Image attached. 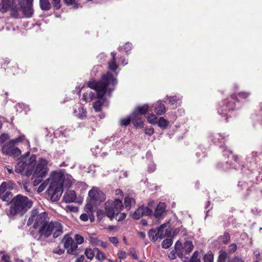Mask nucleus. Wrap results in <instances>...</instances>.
<instances>
[{
    "instance_id": "obj_46",
    "label": "nucleus",
    "mask_w": 262,
    "mask_h": 262,
    "mask_svg": "<svg viewBox=\"0 0 262 262\" xmlns=\"http://www.w3.org/2000/svg\"><path fill=\"white\" fill-rule=\"evenodd\" d=\"M75 242L77 243V245L78 244H82L84 242L83 237L79 234H76L75 235Z\"/></svg>"
},
{
    "instance_id": "obj_35",
    "label": "nucleus",
    "mask_w": 262,
    "mask_h": 262,
    "mask_svg": "<svg viewBox=\"0 0 262 262\" xmlns=\"http://www.w3.org/2000/svg\"><path fill=\"white\" fill-rule=\"evenodd\" d=\"M148 236L151 241L155 242L159 238L158 232L154 229H150L148 232Z\"/></svg>"
},
{
    "instance_id": "obj_20",
    "label": "nucleus",
    "mask_w": 262,
    "mask_h": 262,
    "mask_svg": "<svg viewBox=\"0 0 262 262\" xmlns=\"http://www.w3.org/2000/svg\"><path fill=\"white\" fill-rule=\"evenodd\" d=\"M76 198L75 192L74 190H69L64 193L63 200L66 203H72L75 201Z\"/></svg>"
},
{
    "instance_id": "obj_61",
    "label": "nucleus",
    "mask_w": 262,
    "mask_h": 262,
    "mask_svg": "<svg viewBox=\"0 0 262 262\" xmlns=\"http://www.w3.org/2000/svg\"><path fill=\"white\" fill-rule=\"evenodd\" d=\"M53 252L54 253L58 254V255H61L64 253V250L63 249L58 248L54 250Z\"/></svg>"
},
{
    "instance_id": "obj_49",
    "label": "nucleus",
    "mask_w": 262,
    "mask_h": 262,
    "mask_svg": "<svg viewBox=\"0 0 262 262\" xmlns=\"http://www.w3.org/2000/svg\"><path fill=\"white\" fill-rule=\"evenodd\" d=\"M237 250V245L235 243H233L229 245L228 251L230 253H233Z\"/></svg>"
},
{
    "instance_id": "obj_37",
    "label": "nucleus",
    "mask_w": 262,
    "mask_h": 262,
    "mask_svg": "<svg viewBox=\"0 0 262 262\" xmlns=\"http://www.w3.org/2000/svg\"><path fill=\"white\" fill-rule=\"evenodd\" d=\"M227 253L225 251H220L217 262H226Z\"/></svg>"
},
{
    "instance_id": "obj_53",
    "label": "nucleus",
    "mask_w": 262,
    "mask_h": 262,
    "mask_svg": "<svg viewBox=\"0 0 262 262\" xmlns=\"http://www.w3.org/2000/svg\"><path fill=\"white\" fill-rule=\"evenodd\" d=\"M237 95L241 99H246L250 96V93L245 92H242L238 93Z\"/></svg>"
},
{
    "instance_id": "obj_7",
    "label": "nucleus",
    "mask_w": 262,
    "mask_h": 262,
    "mask_svg": "<svg viewBox=\"0 0 262 262\" xmlns=\"http://www.w3.org/2000/svg\"><path fill=\"white\" fill-rule=\"evenodd\" d=\"M48 161L45 159L41 158L38 161V163L34 167L33 172L27 169L26 175L30 177L31 174L33 177L44 178L47 174L49 168L47 167Z\"/></svg>"
},
{
    "instance_id": "obj_27",
    "label": "nucleus",
    "mask_w": 262,
    "mask_h": 262,
    "mask_svg": "<svg viewBox=\"0 0 262 262\" xmlns=\"http://www.w3.org/2000/svg\"><path fill=\"white\" fill-rule=\"evenodd\" d=\"M157 123L158 126L163 129L167 128L169 125V122L167 120L164 119L163 117H160Z\"/></svg>"
},
{
    "instance_id": "obj_40",
    "label": "nucleus",
    "mask_w": 262,
    "mask_h": 262,
    "mask_svg": "<svg viewBox=\"0 0 262 262\" xmlns=\"http://www.w3.org/2000/svg\"><path fill=\"white\" fill-rule=\"evenodd\" d=\"M150 204L149 203L148 206H146V207L141 206V207L144 211V215H152V210L150 208Z\"/></svg>"
},
{
    "instance_id": "obj_38",
    "label": "nucleus",
    "mask_w": 262,
    "mask_h": 262,
    "mask_svg": "<svg viewBox=\"0 0 262 262\" xmlns=\"http://www.w3.org/2000/svg\"><path fill=\"white\" fill-rule=\"evenodd\" d=\"M51 180V176H50V178H48L38 188L37 191L38 192H41L43 191L45 188L47 187V185L48 184L50 180Z\"/></svg>"
},
{
    "instance_id": "obj_30",
    "label": "nucleus",
    "mask_w": 262,
    "mask_h": 262,
    "mask_svg": "<svg viewBox=\"0 0 262 262\" xmlns=\"http://www.w3.org/2000/svg\"><path fill=\"white\" fill-rule=\"evenodd\" d=\"M94 250L96 251L95 256L98 260L102 261L107 259L104 253L101 251L98 248H95Z\"/></svg>"
},
{
    "instance_id": "obj_24",
    "label": "nucleus",
    "mask_w": 262,
    "mask_h": 262,
    "mask_svg": "<svg viewBox=\"0 0 262 262\" xmlns=\"http://www.w3.org/2000/svg\"><path fill=\"white\" fill-rule=\"evenodd\" d=\"M112 56V60L108 62V68L112 71H115L117 69V66L116 62V53L114 52L111 53Z\"/></svg>"
},
{
    "instance_id": "obj_43",
    "label": "nucleus",
    "mask_w": 262,
    "mask_h": 262,
    "mask_svg": "<svg viewBox=\"0 0 262 262\" xmlns=\"http://www.w3.org/2000/svg\"><path fill=\"white\" fill-rule=\"evenodd\" d=\"M131 122L130 121V117H127L121 119L120 120V125L121 126H127L128 125L129 123Z\"/></svg>"
},
{
    "instance_id": "obj_36",
    "label": "nucleus",
    "mask_w": 262,
    "mask_h": 262,
    "mask_svg": "<svg viewBox=\"0 0 262 262\" xmlns=\"http://www.w3.org/2000/svg\"><path fill=\"white\" fill-rule=\"evenodd\" d=\"M172 242V238L165 239L162 243V247L163 248L167 249L171 246Z\"/></svg>"
},
{
    "instance_id": "obj_58",
    "label": "nucleus",
    "mask_w": 262,
    "mask_h": 262,
    "mask_svg": "<svg viewBox=\"0 0 262 262\" xmlns=\"http://www.w3.org/2000/svg\"><path fill=\"white\" fill-rule=\"evenodd\" d=\"M4 185V182L0 185V194L4 193L8 191L6 186H3Z\"/></svg>"
},
{
    "instance_id": "obj_29",
    "label": "nucleus",
    "mask_w": 262,
    "mask_h": 262,
    "mask_svg": "<svg viewBox=\"0 0 262 262\" xmlns=\"http://www.w3.org/2000/svg\"><path fill=\"white\" fill-rule=\"evenodd\" d=\"M143 215L144 211L143 209L140 207L132 214V217L135 220H139Z\"/></svg>"
},
{
    "instance_id": "obj_28",
    "label": "nucleus",
    "mask_w": 262,
    "mask_h": 262,
    "mask_svg": "<svg viewBox=\"0 0 262 262\" xmlns=\"http://www.w3.org/2000/svg\"><path fill=\"white\" fill-rule=\"evenodd\" d=\"M230 240V235L228 232H225L223 235H221L218 237L219 242L223 244H227Z\"/></svg>"
},
{
    "instance_id": "obj_57",
    "label": "nucleus",
    "mask_w": 262,
    "mask_h": 262,
    "mask_svg": "<svg viewBox=\"0 0 262 262\" xmlns=\"http://www.w3.org/2000/svg\"><path fill=\"white\" fill-rule=\"evenodd\" d=\"M35 179L34 180L33 184L34 186L38 185L42 180L43 178H38V177H33Z\"/></svg>"
},
{
    "instance_id": "obj_9",
    "label": "nucleus",
    "mask_w": 262,
    "mask_h": 262,
    "mask_svg": "<svg viewBox=\"0 0 262 262\" xmlns=\"http://www.w3.org/2000/svg\"><path fill=\"white\" fill-rule=\"evenodd\" d=\"M231 100H225L223 102V105L218 110L219 113L225 117V120L227 122L228 117L227 116V112L228 111L233 110L235 108L234 96L232 95L230 98Z\"/></svg>"
},
{
    "instance_id": "obj_13",
    "label": "nucleus",
    "mask_w": 262,
    "mask_h": 262,
    "mask_svg": "<svg viewBox=\"0 0 262 262\" xmlns=\"http://www.w3.org/2000/svg\"><path fill=\"white\" fill-rule=\"evenodd\" d=\"M52 221L49 223L47 220L46 223L43 224L39 229L40 235L45 238L49 237L52 234Z\"/></svg>"
},
{
    "instance_id": "obj_2",
    "label": "nucleus",
    "mask_w": 262,
    "mask_h": 262,
    "mask_svg": "<svg viewBox=\"0 0 262 262\" xmlns=\"http://www.w3.org/2000/svg\"><path fill=\"white\" fill-rule=\"evenodd\" d=\"M117 79L110 72L101 77L99 81L92 80L88 83V85L96 91L98 98L101 99L107 93L109 96L114 90V86L117 84Z\"/></svg>"
},
{
    "instance_id": "obj_17",
    "label": "nucleus",
    "mask_w": 262,
    "mask_h": 262,
    "mask_svg": "<svg viewBox=\"0 0 262 262\" xmlns=\"http://www.w3.org/2000/svg\"><path fill=\"white\" fill-rule=\"evenodd\" d=\"M166 207V206L165 203H160L157 205L154 213L155 218L159 219L165 215Z\"/></svg>"
},
{
    "instance_id": "obj_54",
    "label": "nucleus",
    "mask_w": 262,
    "mask_h": 262,
    "mask_svg": "<svg viewBox=\"0 0 262 262\" xmlns=\"http://www.w3.org/2000/svg\"><path fill=\"white\" fill-rule=\"evenodd\" d=\"M117 255H118V258H119V259H124L125 258H126V254L125 253V251H119L118 252V253H117Z\"/></svg>"
},
{
    "instance_id": "obj_56",
    "label": "nucleus",
    "mask_w": 262,
    "mask_h": 262,
    "mask_svg": "<svg viewBox=\"0 0 262 262\" xmlns=\"http://www.w3.org/2000/svg\"><path fill=\"white\" fill-rule=\"evenodd\" d=\"M10 62V60L6 58V59H4L3 58L0 57V67L5 66L7 64H8Z\"/></svg>"
},
{
    "instance_id": "obj_52",
    "label": "nucleus",
    "mask_w": 262,
    "mask_h": 262,
    "mask_svg": "<svg viewBox=\"0 0 262 262\" xmlns=\"http://www.w3.org/2000/svg\"><path fill=\"white\" fill-rule=\"evenodd\" d=\"M9 139V136L7 134H3L0 136V142L4 143Z\"/></svg>"
},
{
    "instance_id": "obj_42",
    "label": "nucleus",
    "mask_w": 262,
    "mask_h": 262,
    "mask_svg": "<svg viewBox=\"0 0 262 262\" xmlns=\"http://www.w3.org/2000/svg\"><path fill=\"white\" fill-rule=\"evenodd\" d=\"M103 102L100 100L96 101L93 104V107L96 112H99L101 110V106Z\"/></svg>"
},
{
    "instance_id": "obj_60",
    "label": "nucleus",
    "mask_w": 262,
    "mask_h": 262,
    "mask_svg": "<svg viewBox=\"0 0 262 262\" xmlns=\"http://www.w3.org/2000/svg\"><path fill=\"white\" fill-rule=\"evenodd\" d=\"M82 99L85 102H90L91 101V98L89 96L88 93L83 94Z\"/></svg>"
},
{
    "instance_id": "obj_16",
    "label": "nucleus",
    "mask_w": 262,
    "mask_h": 262,
    "mask_svg": "<svg viewBox=\"0 0 262 262\" xmlns=\"http://www.w3.org/2000/svg\"><path fill=\"white\" fill-rule=\"evenodd\" d=\"M52 230L53 234V237L57 238L60 236L63 232V229L61 224L58 222L52 221Z\"/></svg>"
},
{
    "instance_id": "obj_10",
    "label": "nucleus",
    "mask_w": 262,
    "mask_h": 262,
    "mask_svg": "<svg viewBox=\"0 0 262 262\" xmlns=\"http://www.w3.org/2000/svg\"><path fill=\"white\" fill-rule=\"evenodd\" d=\"M2 151L7 155L17 157L20 155L21 150L15 146L11 141L5 143L2 147Z\"/></svg>"
},
{
    "instance_id": "obj_55",
    "label": "nucleus",
    "mask_w": 262,
    "mask_h": 262,
    "mask_svg": "<svg viewBox=\"0 0 262 262\" xmlns=\"http://www.w3.org/2000/svg\"><path fill=\"white\" fill-rule=\"evenodd\" d=\"M177 256H178L177 255V253L176 252L175 249L172 251H171L169 254H168V257H169V258L170 259H174L177 258Z\"/></svg>"
},
{
    "instance_id": "obj_50",
    "label": "nucleus",
    "mask_w": 262,
    "mask_h": 262,
    "mask_svg": "<svg viewBox=\"0 0 262 262\" xmlns=\"http://www.w3.org/2000/svg\"><path fill=\"white\" fill-rule=\"evenodd\" d=\"M52 3L56 9H59L61 7L60 0H52Z\"/></svg>"
},
{
    "instance_id": "obj_51",
    "label": "nucleus",
    "mask_w": 262,
    "mask_h": 262,
    "mask_svg": "<svg viewBox=\"0 0 262 262\" xmlns=\"http://www.w3.org/2000/svg\"><path fill=\"white\" fill-rule=\"evenodd\" d=\"M24 138H25L24 136H20L15 139L11 140L10 141L12 143H13L14 144H17L18 143H19V142H21L22 141H23Z\"/></svg>"
},
{
    "instance_id": "obj_26",
    "label": "nucleus",
    "mask_w": 262,
    "mask_h": 262,
    "mask_svg": "<svg viewBox=\"0 0 262 262\" xmlns=\"http://www.w3.org/2000/svg\"><path fill=\"white\" fill-rule=\"evenodd\" d=\"M148 108L149 106L147 104H144L143 105L137 107L134 111H137L139 115H144L147 112Z\"/></svg>"
},
{
    "instance_id": "obj_25",
    "label": "nucleus",
    "mask_w": 262,
    "mask_h": 262,
    "mask_svg": "<svg viewBox=\"0 0 262 262\" xmlns=\"http://www.w3.org/2000/svg\"><path fill=\"white\" fill-rule=\"evenodd\" d=\"M135 200L128 196H126L124 199V205L126 208L130 209L132 206L135 205Z\"/></svg>"
},
{
    "instance_id": "obj_64",
    "label": "nucleus",
    "mask_w": 262,
    "mask_h": 262,
    "mask_svg": "<svg viewBox=\"0 0 262 262\" xmlns=\"http://www.w3.org/2000/svg\"><path fill=\"white\" fill-rule=\"evenodd\" d=\"M76 262H86V261L85 257L83 255H81L77 258Z\"/></svg>"
},
{
    "instance_id": "obj_21",
    "label": "nucleus",
    "mask_w": 262,
    "mask_h": 262,
    "mask_svg": "<svg viewBox=\"0 0 262 262\" xmlns=\"http://www.w3.org/2000/svg\"><path fill=\"white\" fill-rule=\"evenodd\" d=\"M155 109L156 114L158 115L164 114L166 112V108L164 103L159 101L155 104Z\"/></svg>"
},
{
    "instance_id": "obj_15",
    "label": "nucleus",
    "mask_w": 262,
    "mask_h": 262,
    "mask_svg": "<svg viewBox=\"0 0 262 262\" xmlns=\"http://www.w3.org/2000/svg\"><path fill=\"white\" fill-rule=\"evenodd\" d=\"M131 122L137 128L143 127V122L137 111H134L130 116Z\"/></svg>"
},
{
    "instance_id": "obj_31",
    "label": "nucleus",
    "mask_w": 262,
    "mask_h": 262,
    "mask_svg": "<svg viewBox=\"0 0 262 262\" xmlns=\"http://www.w3.org/2000/svg\"><path fill=\"white\" fill-rule=\"evenodd\" d=\"M40 6L43 10H49L51 8L50 3L48 0H39Z\"/></svg>"
},
{
    "instance_id": "obj_32",
    "label": "nucleus",
    "mask_w": 262,
    "mask_h": 262,
    "mask_svg": "<svg viewBox=\"0 0 262 262\" xmlns=\"http://www.w3.org/2000/svg\"><path fill=\"white\" fill-rule=\"evenodd\" d=\"M200 253L196 251L188 260H184V262H201L199 257Z\"/></svg>"
},
{
    "instance_id": "obj_63",
    "label": "nucleus",
    "mask_w": 262,
    "mask_h": 262,
    "mask_svg": "<svg viewBox=\"0 0 262 262\" xmlns=\"http://www.w3.org/2000/svg\"><path fill=\"white\" fill-rule=\"evenodd\" d=\"M154 133V130L152 128H146L145 129V133L149 136L152 135Z\"/></svg>"
},
{
    "instance_id": "obj_34",
    "label": "nucleus",
    "mask_w": 262,
    "mask_h": 262,
    "mask_svg": "<svg viewBox=\"0 0 262 262\" xmlns=\"http://www.w3.org/2000/svg\"><path fill=\"white\" fill-rule=\"evenodd\" d=\"M96 251L94 250V248L93 249H86L84 254L88 258L92 260L96 255Z\"/></svg>"
},
{
    "instance_id": "obj_47",
    "label": "nucleus",
    "mask_w": 262,
    "mask_h": 262,
    "mask_svg": "<svg viewBox=\"0 0 262 262\" xmlns=\"http://www.w3.org/2000/svg\"><path fill=\"white\" fill-rule=\"evenodd\" d=\"M167 100H168V103L171 105H173L177 103L178 101V99H177L176 97H167Z\"/></svg>"
},
{
    "instance_id": "obj_3",
    "label": "nucleus",
    "mask_w": 262,
    "mask_h": 262,
    "mask_svg": "<svg viewBox=\"0 0 262 262\" xmlns=\"http://www.w3.org/2000/svg\"><path fill=\"white\" fill-rule=\"evenodd\" d=\"M64 176L60 172L53 171L51 173V181L48 193L51 195V200L53 202L58 201L61 196L63 189V183Z\"/></svg>"
},
{
    "instance_id": "obj_45",
    "label": "nucleus",
    "mask_w": 262,
    "mask_h": 262,
    "mask_svg": "<svg viewBox=\"0 0 262 262\" xmlns=\"http://www.w3.org/2000/svg\"><path fill=\"white\" fill-rule=\"evenodd\" d=\"M126 217V214L124 213L118 212L117 214H116L115 216H114V219H115L116 220L118 221H121L124 220Z\"/></svg>"
},
{
    "instance_id": "obj_12",
    "label": "nucleus",
    "mask_w": 262,
    "mask_h": 262,
    "mask_svg": "<svg viewBox=\"0 0 262 262\" xmlns=\"http://www.w3.org/2000/svg\"><path fill=\"white\" fill-rule=\"evenodd\" d=\"M64 247L67 249V253L69 254H77L78 245L74 240L70 236L66 235L64 237Z\"/></svg>"
},
{
    "instance_id": "obj_1",
    "label": "nucleus",
    "mask_w": 262,
    "mask_h": 262,
    "mask_svg": "<svg viewBox=\"0 0 262 262\" xmlns=\"http://www.w3.org/2000/svg\"><path fill=\"white\" fill-rule=\"evenodd\" d=\"M33 0H2L0 11L5 13L10 9L11 14L15 17L18 16V11H21L26 17H30L33 13Z\"/></svg>"
},
{
    "instance_id": "obj_33",
    "label": "nucleus",
    "mask_w": 262,
    "mask_h": 262,
    "mask_svg": "<svg viewBox=\"0 0 262 262\" xmlns=\"http://www.w3.org/2000/svg\"><path fill=\"white\" fill-rule=\"evenodd\" d=\"M101 240L99 239L96 234H91L89 235V241L93 246H99Z\"/></svg>"
},
{
    "instance_id": "obj_11",
    "label": "nucleus",
    "mask_w": 262,
    "mask_h": 262,
    "mask_svg": "<svg viewBox=\"0 0 262 262\" xmlns=\"http://www.w3.org/2000/svg\"><path fill=\"white\" fill-rule=\"evenodd\" d=\"M89 196L94 204L100 203L105 200V194L97 187H93L89 191Z\"/></svg>"
},
{
    "instance_id": "obj_23",
    "label": "nucleus",
    "mask_w": 262,
    "mask_h": 262,
    "mask_svg": "<svg viewBox=\"0 0 262 262\" xmlns=\"http://www.w3.org/2000/svg\"><path fill=\"white\" fill-rule=\"evenodd\" d=\"M12 196V193L9 191H7L4 193L0 194V199L4 202H6L7 204L11 202Z\"/></svg>"
},
{
    "instance_id": "obj_59",
    "label": "nucleus",
    "mask_w": 262,
    "mask_h": 262,
    "mask_svg": "<svg viewBox=\"0 0 262 262\" xmlns=\"http://www.w3.org/2000/svg\"><path fill=\"white\" fill-rule=\"evenodd\" d=\"M229 262H244V260L238 256H235Z\"/></svg>"
},
{
    "instance_id": "obj_44",
    "label": "nucleus",
    "mask_w": 262,
    "mask_h": 262,
    "mask_svg": "<svg viewBox=\"0 0 262 262\" xmlns=\"http://www.w3.org/2000/svg\"><path fill=\"white\" fill-rule=\"evenodd\" d=\"M157 116L154 114H150L147 117L148 121L151 124L157 123Z\"/></svg>"
},
{
    "instance_id": "obj_4",
    "label": "nucleus",
    "mask_w": 262,
    "mask_h": 262,
    "mask_svg": "<svg viewBox=\"0 0 262 262\" xmlns=\"http://www.w3.org/2000/svg\"><path fill=\"white\" fill-rule=\"evenodd\" d=\"M13 205L10 208V214L12 215H23L33 204L32 201L27 196L21 194L17 195L13 199Z\"/></svg>"
},
{
    "instance_id": "obj_14",
    "label": "nucleus",
    "mask_w": 262,
    "mask_h": 262,
    "mask_svg": "<svg viewBox=\"0 0 262 262\" xmlns=\"http://www.w3.org/2000/svg\"><path fill=\"white\" fill-rule=\"evenodd\" d=\"M158 235L160 239L165 236L169 237L170 236L171 229L169 223L163 224L159 228Z\"/></svg>"
},
{
    "instance_id": "obj_5",
    "label": "nucleus",
    "mask_w": 262,
    "mask_h": 262,
    "mask_svg": "<svg viewBox=\"0 0 262 262\" xmlns=\"http://www.w3.org/2000/svg\"><path fill=\"white\" fill-rule=\"evenodd\" d=\"M123 208L122 201L119 199H115L114 201L108 200L104 205V211L99 210L97 212L98 217L106 215L110 220H113L116 214L120 212Z\"/></svg>"
},
{
    "instance_id": "obj_48",
    "label": "nucleus",
    "mask_w": 262,
    "mask_h": 262,
    "mask_svg": "<svg viewBox=\"0 0 262 262\" xmlns=\"http://www.w3.org/2000/svg\"><path fill=\"white\" fill-rule=\"evenodd\" d=\"M31 235L33 236V237L36 239L37 240H39L41 239L42 237H43L42 235H40V233L39 232V230L37 231H32L31 232Z\"/></svg>"
},
{
    "instance_id": "obj_22",
    "label": "nucleus",
    "mask_w": 262,
    "mask_h": 262,
    "mask_svg": "<svg viewBox=\"0 0 262 262\" xmlns=\"http://www.w3.org/2000/svg\"><path fill=\"white\" fill-rule=\"evenodd\" d=\"M26 167V162L20 157L15 166V171L18 173H21Z\"/></svg>"
},
{
    "instance_id": "obj_8",
    "label": "nucleus",
    "mask_w": 262,
    "mask_h": 262,
    "mask_svg": "<svg viewBox=\"0 0 262 262\" xmlns=\"http://www.w3.org/2000/svg\"><path fill=\"white\" fill-rule=\"evenodd\" d=\"M193 248V244L189 241H186L183 246L179 241L175 244V250L177 253L178 256L182 259L183 261L184 260H189V254Z\"/></svg>"
},
{
    "instance_id": "obj_39",
    "label": "nucleus",
    "mask_w": 262,
    "mask_h": 262,
    "mask_svg": "<svg viewBox=\"0 0 262 262\" xmlns=\"http://www.w3.org/2000/svg\"><path fill=\"white\" fill-rule=\"evenodd\" d=\"M3 186H6L8 191H9L15 188V184L13 181L8 180L4 182V185Z\"/></svg>"
},
{
    "instance_id": "obj_62",
    "label": "nucleus",
    "mask_w": 262,
    "mask_h": 262,
    "mask_svg": "<svg viewBox=\"0 0 262 262\" xmlns=\"http://www.w3.org/2000/svg\"><path fill=\"white\" fill-rule=\"evenodd\" d=\"M109 240L112 243H113L114 245L118 244L119 242L118 238L115 236L110 237L109 238Z\"/></svg>"
},
{
    "instance_id": "obj_18",
    "label": "nucleus",
    "mask_w": 262,
    "mask_h": 262,
    "mask_svg": "<svg viewBox=\"0 0 262 262\" xmlns=\"http://www.w3.org/2000/svg\"><path fill=\"white\" fill-rule=\"evenodd\" d=\"M29 152H27L25 155L21 156V158L23 159L24 162L26 163V166L28 167H32L35 166L36 163V156L35 155H32L29 157Z\"/></svg>"
},
{
    "instance_id": "obj_41",
    "label": "nucleus",
    "mask_w": 262,
    "mask_h": 262,
    "mask_svg": "<svg viewBox=\"0 0 262 262\" xmlns=\"http://www.w3.org/2000/svg\"><path fill=\"white\" fill-rule=\"evenodd\" d=\"M204 262H213V255L212 253H208L203 257Z\"/></svg>"
},
{
    "instance_id": "obj_6",
    "label": "nucleus",
    "mask_w": 262,
    "mask_h": 262,
    "mask_svg": "<svg viewBox=\"0 0 262 262\" xmlns=\"http://www.w3.org/2000/svg\"><path fill=\"white\" fill-rule=\"evenodd\" d=\"M47 216L46 212L39 213L37 209H34L31 212L27 225L28 226L32 225L34 229L39 228L43 224L46 223Z\"/></svg>"
},
{
    "instance_id": "obj_19",
    "label": "nucleus",
    "mask_w": 262,
    "mask_h": 262,
    "mask_svg": "<svg viewBox=\"0 0 262 262\" xmlns=\"http://www.w3.org/2000/svg\"><path fill=\"white\" fill-rule=\"evenodd\" d=\"M74 114L78 118L82 119L85 117L86 111L81 104H78L74 107Z\"/></svg>"
}]
</instances>
